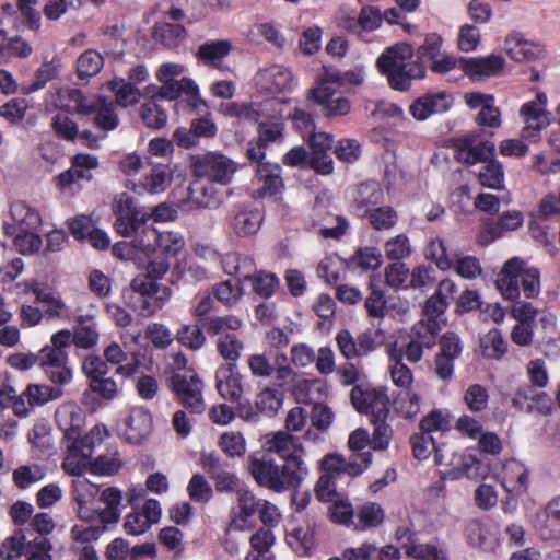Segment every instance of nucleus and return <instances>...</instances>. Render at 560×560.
Instances as JSON below:
<instances>
[{"label":"nucleus","mask_w":560,"mask_h":560,"mask_svg":"<svg viewBox=\"0 0 560 560\" xmlns=\"http://www.w3.org/2000/svg\"><path fill=\"white\" fill-rule=\"evenodd\" d=\"M540 389L533 385L520 386L512 398V405L526 412L549 413L552 409V398Z\"/></svg>","instance_id":"22"},{"label":"nucleus","mask_w":560,"mask_h":560,"mask_svg":"<svg viewBox=\"0 0 560 560\" xmlns=\"http://www.w3.org/2000/svg\"><path fill=\"white\" fill-rule=\"evenodd\" d=\"M312 218L313 225L319 226V234L324 238L339 240L346 234L349 228L348 220L342 215H335L334 220L336 225L334 226L324 224L328 219H332V215L328 211L325 198L320 196H316L315 198L312 208Z\"/></svg>","instance_id":"26"},{"label":"nucleus","mask_w":560,"mask_h":560,"mask_svg":"<svg viewBox=\"0 0 560 560\" xmlns=\"http://www.w3.org/2000/svg\"><path fill=\"white\" fill-rule=\"evenodd\" d=\"M230 40H209L199 46L197 56L205 63L218 67L224 57L231 51Z\"/></svg>","instance_id":"44"},{"label":"nucleus","mask_w":560,"mask_h":560,"mask_svg":"<svg viewBox=\"0 0 560 560\" xmlns=\"http://www.w3.org/2000/svg\"><path fill=\"white\" fill-rule=\"evenodd\" d=\"M372 453L351 454L348 459L338 454H328L322 459L323 474L341 478L348 475L353 478L361 475L371 464Z\"/></svg>","instance_id":"13"},{"label":"nucleus","mask_w":560,"mask_h":560,"mask_svg":"<svg viewBox=\"0 0 560 560\" xmlns=\"http://www.w3.org/2000/svg\"><path fill=\"white\" fill-rule=\"evenodd\" d=\"M215 303L210 295L202 296L192 307L191 315L206 330V334H219L224 329H241L242 320L235 315H210L214 311Z\"/></svg>","instance_id":"10"},{"label":"nucleus","mask_w":560,"mask_h":560,"mask_svg":"<svg viewBox=\"0 0 560 560\" xmlns=\"http://www.w3.org/2000/svg\"><path fill=\"white\" fill-rule=\"evenodd\" d=\"M495 147L491 141L477 142L475 136H465L454 140V158L457 162L474 165L494 159Z\"/></svg>","instance_id":"15"},{"label":"nucleus","mask_w":560,"mask_h":560,"mask_svg":"<svg viewBox=\"0 0 560 560\" xmlns=\"http://www.w3.org/2000/svg\"><path fill=\"white\" fill-rule=\"evenodd\" d=\"M162 84V86H147V94L156 95L158 101H172L179 97L182 93H185L189 97V102L192 107L196 108L198 104L206 105L205 101L199 96L197 84L189 78H182L180 80Z\"/></svg>","instance_id":"21"},{"label":"nucleus","mask_w":560,"mask_h":560,"mask_svg":"<svg viewBox=\"0 0 560 560\" xmlns=\"http://www.w3.org/2000/svg\"><path fill=\"white\" fill-rule=\"evenodd\" d=\"M51 128L54 132L61 139L74 142L81 141V131L79 125L63 113H57L51 118Z\"/></svg>","instance_id":"64"},{"label":"nucleus","mask_w":560,"mask_h":560,"mask_svg":"<svg viewBox=\"0 0 560 560\" xmlns=\"http://www.w3.org/2000/svg\"><path fill=\"white\" fill-rule=\"evenodd\" d=\"M480 348L483 357L500 360L508 352V342L501 330L492 328L480 339Z\"/></svg>","instance_id":"52"},{"label":"nucleus","mask_w":560,"mask_h":560,"mask_svg":"<svg viewBox=\"0 0 560 560\" xmlns=\"http://www.w3.org/2000/svg\"><path fill=\"white\" fill-rule=\"evenodd\" d=\"M103 66L102 55L94 49H88L77 60L78 75L80 79L94 77L102 70Z\"/></svg>","instance_id":"59"},{"label":"nucleus","mask_w":560,"mask_h":560,"mask_svg":"<svg viewBox=\"0 0 560 560\" xmlns=\"http://www.w3.org/2000/svg\"><path fill=\"white\" fill-rule=\"evenodd\" d=\"M523 220L521 211H506L498 217V219L490 220L487 223V231L491 234L492 238H498L505 232L517 230L522 226Z\"/></svg>","instance_id":"45"},{"label":"nucleus","mask_w":560,"mask_h":560,"mask_svg":"<svg viewBox=\"0 0 560 560\" xmlns=\"http://www.w3.org/2000/svg\"><path fill=\"white\" fill-rule=\"evenodd\" d=\"M285 125L280 118H272L258 121V138L261 145L280 143L284 139Z\"/></svg>","instance_id":"56"},{"label":"nucleus","mask_w":560,"mask_h":560,"mask_svg":"<svg viewBox=\"0 0 560 560\" xmlns=\"http://www.w3.org/2000/svg\"><path fill=\"white\" fill-rule=\"evenodd\" d=\"M320 81L329 84H337L340 88L348 85H361L364 81V69L362 66H357L352 69L341 71L336 68L325 69Z\"/></svg>","instance_id":"42"},{"label":"nucleus","mask_w":560,"mask_h":560,"mask_svg":"<svg viewBox=\"0 0 560 560\" xmlns=\"http://www.w3.org/2000/svg\"><path fill=\"white\" fill-rule=\"evenodd\" d=\"M353 527L357 530H365L378 527L385 518L383 508L376 502H366L355 509Z\"/></svg>","instance_id":"40"},{"label":"nucleus","mask_w":560,"mask_h":560,"mask_svg":"<svg viewBox=\"0 0 560 560\" xmlns=\"http://www.w3.org/2000/svg\"><path fill=\"white\" fill-rule=\"evenodd\" d=\"M98 340L96 324L92 318H80L74 332L72 334V343L79 348L89 349L94 347Z\"/></svg>","instance_id":"57"},{"label":"nucleus","mask_w":560,"mask_h":560,"mask_svg":"<svg viewBox=\"0 0 560 560\" xmlns=\"http://www.w3.org/2000/svg\"><path fill=\"white\" fill-rule=\"evenodd\" d=\"M413 55V47L401 42L385 48L378 56L376 60L377 69L387 78L393 90L408 91L412 81L425 77V66L419 61L410 62Z\"/></svg>","instance_id":"4"},{"label":"nucleus","mask_w":560,"mask_h":560,"mask_svg":"<svg viewBox=\"0 0 560 560\" xmlns=\"http://www.w3.org/2000/svg\"><path fill=\"white\" fill-rule=\"evenodd\" d=\"M256 178L261 186L259 196L272 197L280 194L284 189L283 179L281 177V167L278 164L258 163L256 167Z\"/></svg>","instance_id":"31"},{"label":"nucleus","mask_w":560,"mask_h":560,"mask_svg":"<svg viewBox=\"0 0 560 560\" xmlns=\"http://www.w3.org/2000/svg\"><path fill=\"white\" fill-rule=\"evenodd\" d=\"M206 330L202 326L197 324H188L182 326L176 332V340L184 347L197 351L206 343Z\"/></svg>","instance_id":"54"},{"label":"nucleus","mask_w":560,"mask_h":560,"mask_svg":"<svg viewBox=\"0 0 560 560\" xmlns=\"http://www.w3.org/2000/svg\"><path fill=\"white\" fill-rule=\"evenodd\" d=\"M453 105V97L446 92L427 93L417 97L409 106L411 116L423 121L431 115L447 112Z\"/></svg>","instance_id":"24"},{"label":"nucleus","mask_w":560,"mask_h":560,"mask_svg":"<svg viewBox=\"0 0 560 560\" xmlns=\"http://www.w3.org/2000/svg\"><path fill=\"white\" fill-rule=\"evenodd\" d=\"M464 100L470 109H479L475 117V121L478 126L491 129L501 127V110L494 105L495 98L492 94L468 92L464 95Z\"/></svg>","instance_id":"16"},{"label":"nucleus","mask_w":560,"mask_h":560,"mask_svg":"<svg viewBox=\"0 0 560 560\" xmlns=\"http://www.w3.org/2000/svg\"><path fill=\"white\" fill-rule=\"evenodd\" d=\"M350 209L358 218H365L369 212L384 201V191L375 180L357 184L349 190Z\"/></svg>","instance_id":"14"},{"label":"nucleus","mask_w":560,"mask_h":560,"mask_svg":"<svg viewBox=\"0 0 560 560\" xmlns=\"http://www.w3.org/2000/svg\"><path fill=\"white\" fill-rule=\"evenodd\" d=\"M534 527L544 540L560 538V495L551 499L544 509L537 511Z\"/></svg>","instance_id":"25"},{"label":"nucleus","mask_w":560,"mask_h":560,"mask_svg":"<svg viewBox=\"0 0 560 560\" xmlns=\"http://www.w3.org/2000/svg\"><path fill=\"white\" fill-rule=\"evenodd\" d=\"M412 454L418 459H425L434 451V462L438 466L443 465V454L440 447H436L433 438L430 434L421 432L410 438Z\"/></svg>","instance_id":"47"},{"label":"nucleus","mask_w":560,"mask_h":560,"mask_svg":"<svg viewBox=\"0 0 560 560\" xmlns=\"http://www.w3.org/2000/svg\"><path fill=\"white\" fill-rule=\"evenodd\" d=\"M140 117L144 125L152 129L163 128L167 121L166 112L159 104L156 95H151V97L141 105Z\"/></svg>","instance_id":"50"},{"label":"nucleus","mask_w":560,"mask_h":560,"mask_svg":"<svg viewBox=\"0 0 560 560\" xmlns=\"http://www.w3.org/2000/svg\"><path fill=\"white\" fill-rule=\"evenodd\" d=\"M383 264V256L378 248L373 246L359 247L353 255L346 260L349 270H377Z\"/></svg>","instance_id":"36"},{"label":"nucleus","mask_w":560,"mask_h":560,"mask_svg":"<svg viewBox=\"0 0 560 560\" xmlns=\"http://www.w3.org/2000/svg\"><path fill=\"white\" fill-rule=\"evenodd\" d=\"M502 483L509 492L522 494L528 487V470L520 462L512 460L504 466Z\"/></svg>","instance_id":"41"},{"label":"nucleus","mask_w":560,"mask_h":560,"mask_svg":"<svg viewBox=\"0 0 560 560\" xmlns=\"http://www.w3.org/2000/svg\"><path fill=\"white\" fill-rule=\"evenodd\" d=\"M190 167L196 178L226 186L232 183L238 168L237 163L220 151H207L192 155Z\"/></svg>","instance_id":"8"},{"label":"nucleus","mask_w":560,"mask_h":560,"mask_svg":"<svg viewBox=\"0 0 560 560\" xmlns=\"http://www.w3.org/2000/svg\"><path fill=\"white\" fill-rule=\"evenodd\" d=\"M72 346V332L61 329L54 334L50 342L39 350L38 366L55 385L65 386L73 376L67 350Z\"/></svg>","instance_id":"5"},{"label":"nucleus","mask_w":560,"mask_h":560,"mask_svg":"<svg viewBox=\"0 0 560 560\" xmlns=\"http://www.w3.org/2000/svg\"><path fill=\"white\" fill-rule=\"evenodd\" d=\"M152 431V416L141 408L135 407L125 419L124 438L130 444L142 443Z\"/></svg>","instance_id":"28"},{"label":"nucleus","mask_w":560,"mask_h":560,"mask_svg":"<svg viewBox=\"0 0 560 560\" xmlns=\"http://www.w3.org/2000/svg\"><path fill=\"white\" fill-rule=\"evenodd\" d=\"M442 326L434 320L431 323L420 319L411 329L410 339L423 349H431L436 343V337Z\"/></svg>","instance_id":"51"},{"label":"nucleus","mask_w":560,"mask_h":560,"mask_svg":"<svg viewBox=\"0 0 560 560\" xmlns=\"http://www.w3.org/2000/svg\"><path fill=\"white\" fill-rule=\"evenodd\" d=\"M456 284L451 279H444L439 283L434 294L425 302L423 307V318L425 322H436L441 326L444 324V313L448 306L447 298L456 292Z\"/></svg>","instance_id":"27"},{"label":"nucleus","mask_w":560,"mask_h":560,"mask_svg":"<svg viewBox=\"0 0 560 560\" xmlns=\"http://www.w3.org/2000/svg\"><path fill=\"white\" fill-rule=\"evenodd\" d=\"M10 213L20 231H36L42 224L38 211L25 201L18 200L12 202Z\"/></svg>","instance_id":"38"},{"label":"nucleus","mask_w":560,"mask_h":560,"mask_svg":"<svg viewBox=\"0 0 560 560\" xmlns=\"http://www.w3.org/2000/svg\"><path fill=\"white\" fill-rule=\"evenodd\" d=\"M100 501L105 504L98 516L104 525L115 524L120 517L122 493L116 487H108L101 493Z\"/></svg>","instance_id":"39"},{"label":"nucleus","mask_w":560,"mask_h":560,"mask_svg":"<svg viewBox=\"0 0 560 560\" xmlns=\"http://www.w3.org/2000/svg\"><path fill=\"white\" fill-rule=\"evenodd\" d=\"M62 386H50L46 384H30L24 390L28 406H43L51 400L62 397Z\"/></svg>","instance_id":"43"},{"label":"nucleus","mask_w":560,"mask_h":560,"mask_svg":"<svg viewBox=\"0 0 560 560\" xmlns=\"http://www.w3.org/2000/svg\"><path fill=\"white\" fill-rule=\"evenodd\" d=\"M480 462L471 454H453L447 468L442 470L444 478L452 480L459 479L463 476L475 478L478 476Z\"/></svg>","instance_id":"35"},{"label":"nucleus","mask_w":560,"mask_h":560,"mask_svg":"<svg viewBox=\"0 0 560 560\" xmlns=\"http://www.w3.org/2000/svg\"><path fill=\"white\" fill-rule=\"evenodd\" d=\"M264 219L262 209L250 205H236L231 212L229 226L235 236L249 237L260 230Z\"/></svg>","instance_id":"18"},{"label":"nucleus","mask_w":560,"mask_h":560,"mask_svg":"<svg viewBox=\"0 0 560 560\" xmlns=\"http://www.w3.org/2000/svg\"><path fill=\"white\" fill-rule=\"evenodd\" d=\"M248 469L259 486L278 493L298 488L307 475L302 458L292 457L284 462L272 452L264 451L255 452L248 457Z\"/></svg>","instance_id":"2"},{"label":"nucleus","mask_w":560,"mask_h":560,"mask_svg":"<svg viewBox=\"0 0 560 560\" xmlns=\"http://www.w3.org/2000/svg\"><path fill=\"white\" fill-rule=\"evenodd\" d=\"M215 183L196 178L188 188L187 203L190 209H218L223 203V195Z\"/></svg>","instance_id":"23"},{"label":"nucleus","mask_w":560,"mask_h":560,"mask_svg":"<svg viewBox=\"0 0 560 560\" xmlns=\"http://www.w3.org/2000/svg\"><path fill=\"white\" fill-rule=\"evenodd\" d=\"M113 209L117 233L126 237L136 234V247L145 256L158 250L161 232L147 224L150 219L147 208L139 206L135 197L125 191L115 198Z\"/></svg>","instance_id":"3"},{"label":"nucleus","mask_w":560,"mask_h":560,"mask_svg":"<svg viewBox=\"0 0 560 560\" xmlns=\"http://www.w3.org/2000/svg\"><path fill=\"white\" fill-rule=\"evenodd\" d=\"M97 167L98 159L95 155L78 153L71 158L70 167L54 178L55 186L62 191L72 190L82 182L92 180V171Z\"/></svg>","instance_id":"11"},{"label":"nucleus","mask_w":560,"mask_h":560,"mask_svg":"<svg viewBox=\"0 0 560 560\" xmlns=\"http://www.w3.org/2000/svg\"><path fill=\"white\" fill-rule=\"evenodd\" d=\"M108 88L112 92H114L116 103L124 108L138 103L142 95L137 86L127 82L124 78L113 79L108 83Z\"/></svg>","instance_id":"48"},{"label":"nucleus","mask_w":560,"mask_h":560,"mask_svg":"<svg viewBox=\"0 0 560 560\" xmlns=\"http://www.w3.org/2000/svg\"><path fill=\"white\" fill-rule=\"evenodd\" d=\"M261 499L247 488L238 490L236 494V504L231 508L229 516V528L235 530H247L253 526V517L260 508Z\"/></svg>","instance_id":"17"},{"label":"nucleus","mask_w":560,"mask_h":560,"mask_svg":"<svg viewBox=\"0 0 560 560\" xmlns=\"http://www.w3.org/2000/svg\"><path fill=\"white\" fill-rule=\"evenodd\" d=\"M46 476V469L38 465H22L15 468L12 472L14 485L19 489H27L33 483L40 481Z\"/></svg>","instance_id":"58"},{"label":"nucleus","mask_w":560,"mask_h":560,"mask_svg":"<svg viewBox=\"0 0 560 560\" xmlns=\"http://www.w3.org/2000/svg\"><path fill=\"white\" fill-rule=\"evenodd\" d=\"M260 105L257 103H228L220 106V112L226 117L240 120L258 122L260 118Z\"/></svg>","instance_id":"55"},{"label":"nucleus","mask_w":560,"mask_h":560,"mask_svg":"<svg viewBox=\"0 0 560 560\" xmlns=\"http://www.w3.org/2000/svg\"><path fill=\"white\" fill-rule=\"evenodd\" d=\"M166 384L176 401L189 413L202 415L206 411L205 383L196 371H173Z\"/></svg>","instance_id":"7"},{"label":"nucleus","mask_w":560,"mask_h":560,"mask_svg":"<svg viewBox=\"0 0 560 560\" xmlns=\"http://www.w3.org/2000/svg\"><path fill=\"white\" fill-rule=\"evenodd\" d=\"M376 231L390 230L397 222V212L390 206H376L365 215Z\"/></svg>","instance_id":"63"},{"label":"nucleus","mask_w":560,"mask_h":560,"mask_svg":"<svg viewBox=\"0 0 560 560\" xmlns=\"http://www.w3.org/2000/svg\"><path fill=\"white\" fill-rule=\"evenodd\" d=\"M147 164L151 166L150 173L145 174L140 184L142 188L150 194L164 191L172 183L173 175L168 165L154 162L147 159Z\"/></svg>","instance_id":"32"},{"label":"nucleus","mask_w":560,"mask_h":560,"mask_svg":"<svg viewBox=\"0 0 560 560\" xmlns=\"http://www.w3.org/2000/svg\"><path fill=\"white\" fill-rule=\"evenodd\" d=\"M424 256L441 270H447L454 265V255L448 253L442 238L432 240L424 250Z\"/></svg>","instance_id":"60"},{"label":"nucleus","mask_w":560,"mask_h":560,"mask_svg":"<svg viewBox=\"0 0 560 560\" xmlns=\"http://www.w3.org/2000/svg\"><path fill=\"white\" fill-rule=\"evenodd\" d=\"M171 265L164 257H156L147 266L145 273L136 276L130 291L124 292L127 304L140 315L149 317L162 310L170 301L172 290L158 283L170 270Z\"/></svg>","instance_id":"1"},{"label":"nucleus","mask_w":560,"mask_h":560,"mask_svg":"<svg viewBox=\"0 0 560 560\" xmlns=\"http://www.w3.org/2000/svg\"><path fill=\"white\" fill-rule=\"evenodd\" d=\"M539 276L537 268L527 266L518 257H513L504 264L495 284L504 299L516 301L520 298L518 280H521L525 298L532 299L540 292Z\"/></svg>","instance_id":"6"},{"label":"nucleus","mask_w":560,"mask_h":560,"mask_svg":"<svg viewBox=\"0 0 560 560\" xmlns=\"http://www.w3.org/2000/svg\"><path fill=\"white\" fill-rule=\"evenodd\" d=\"M89 121H91L94 130L90 128L81 130V144L96 150L100 148L101 141L107 137V133L115 130L119 125L114 102L104 98L97 110L94 112L93 117L86 119L83 126Z\"/></svg>","instance_id":"9"},{"label":"nucleus","mask_w":560,"mask_h":560,"mask_svg":"<svg viewBox=\"0 0 560 560\" xmlns=\"http://www.w3.org/2000/svg\"><path fill=\"white\" fill-rule=\"evenodd\" d=\"M236 330L224 329L219 334H208L211 337H218L215 340L217 352L228 364H235L245 348L243 340L235 335Z\"/></svg>","instance_id":"33"},{"label":"nucleus","mask_w":560,"mask_h":560,"mask_svg":"<svg viewBox=\"0 0 560 560\" xmlns=\"http://www.w3.org/2000/svg\"><path fill=\"white\" fill-rule=\"evenodd\" d=\"M406 553L416 560H447L445 552L433 544H417L415 534L408 535Z\"/></svg>","instance_id":"53"},{"label":"nucleus","mask_w":560,"mask_h":560,"mask_svg":"<svg viewBox=\"0 0 560 560\" xmlns=\"http://www.w3.org/2000/svg\"><path fill=\"white\" fill-rule=\"evenodd\" d=\"M35 294V299L38 303L46 306L44 315L47 318H57L63 316L66 304L65 302L56 296L54 293L43 290L38 283L34 282L28 288Z\"/></svg>","instance_id":"49"},{"label":"nucleus","mask_w":560,"mask_h":560,"mask_svg":"<svg viewBox=\"0 0 560 560\" xmlns=\"http://www.w3.org/2000/svg\"><path fill=\"white\" fill-rule=\"evenodd\" d=\"M393 407L402 418H413L420 411V397L413 392L401 390L394 397Z\"/></svg>","instance_id":"62"},{"label":"nucleus","mask_w":560,"mask_h":560,"mask_svg":"<svg viewBox=\"0 0 560 560\" xmlns=\"http://www.w3.org/2000/svg\"><path fill=\"white\" fill-rule=\"evenodd\" d=\"M162 84V86H147V94L156 95L158 101H172L179 97L182 93H185L189 97V102L192 107L196 108L198 104L206 105L205 101L199 96L197 84L189 78H182L180 80Z\"/></svg>","instance_id":"20"},{"label":"nucleus","mask_w":560,"mask_h":560,"mask_svg":"<svg viewBox=\"0 0 560 560\" xmlns=\"http://www.w3.org/2000/svg\"><path fill=\"white\" fill-rule=\"evenodd\" d=\"M108 436L105 425H94L86 434L81 435L79 429L71 425L65 430L63 443H68L72 450L78 451L83 457L91 459L94 448L101 445L104 438Z\"/></svg>","instance_id":"19"},{"label":"nucleus","mask_w":560,"mask_h":560,"mask_svg":"<svg viewBox=\"0 0 560 560\" xmlns=\"http://www.w3.org/2000/svg\"><path fill=\"white\" fill-rule=\"evenodd\" d=\"M459 67L476 80L499 73L504 67V59L493 54L481 58H460Z\"/></svg>","instance_id":"30"},{"label":"nucleus","mask_w":560,"mask_h":560,"mask_svg":"<svg viewBox=\"0 0 560 560\" xmlns=\"http://www.w3.org/2000/svg\"><path fill=\"white\" fill-rule=\"evenodd\" d=\"M307 100L320 106V112L326 118L342 117L350 113L351 102L348 97L337 95L336 91L327 83L319 81L307 93Z\"/></svg>","instance_id":"12"},{"label":"nucleus","mask_w":560,"mask_h":560,"mask_svg":"<svg viewBox=\"0 0 560 560\" xmlns=\"http://www.w3.org/2000/svg\"><path fill=\"white\" fill-rule=\"evenodd\" d=\"M506 54L515 61L530 60L538 56L539 48L526 40L521 33L509 34L504 42Z\"/></svg>","instance_id":"37"},{"label":"nucleus","mask_w":560,"mask_h":560,"mask_svg":"<svg viewBox=\"0 0 560 560\" xmlns=\"http://www.w3.org/2000/svg\"><path fill=\"white\" fill-rule=\"evenodd\" d=\"M478 179L481 186L490 189L504 188V168L503 165L495 159H490L487 163L482 164L478 171Z\"/></svg>","instance_id":"46"},{"label":"nucleus","mask_w":560,"mask_h":560,"mask_svg":"<svg viewBox=\"0 0 560 560\" xmlns=\"http://www.w3.org/2000/svg\"><path fill=\"white\" fill-rule=\"evenodd\" d=\"M235 368V364H225L215 371V388L219 395L232 402L238 401L243 394L242 376Z\"/></svg>","instance_id":"29"},{"label":"nucleus","mask_w":560,"mask_h":560,"mask_svg":"<svg viewBox=\"0 0 560 560\" xmlns=\"http://www.w3.org/2000/svg\"><path fill=\"white\" fill-rule=\"evenodd\" d=\"M267 448L264 452H272L277 458L289 462L292 457L302 458L303 448L298 439L288 432L279 431L271 440L267 442Z\"/></svg>","instance_id":"34"},{"label":"nucleus","mask_w":560,"mask_h":560,"mask_svg":"<svg viewBox=\"0 0 560 560\" xmlns=\"http://www.w3.org/2000/svg\"><path fill=\"white\" fill-rule=\"evenodd\" d=\"M266 81V88L271 93H278L289 89L292 83V73L289 69L281 66H273L261 74Z\"/></svg>","instance_id":"61"}]
</instances>
